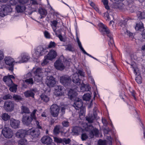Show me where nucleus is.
<instances>
[{"label": "nucleus", "instance_id": "1", "mask_svg": "<svg viewBox=\"0 0 145 145\" xmlns=\"http://www.w3.org/2000/svg\"><path fill=\"white\" fill-rule=\"evenodd\" d=\"M76 90V89L74 90L70 89L69 90L68 93V97L71 100H74L73 106L76 110H78L80 109V112L79 114L80 117L82 116L84 117V110L81 108L83 106L82 100L76 97V96L77 95Z\"/></svg>", "mask_w": 145, "mask_h": 145}, {"label": "nucleus", "instance_id": "2", "mask_svg": "<svg viewBox=\"0 0 145 145\" xmlns=\"http://www.w3.org/2000/svg\"><path fill=\"white\" fill-rule=\"evenodd\" d=\"M43 71V70L41 68H33L31 73L29 72L25 76V77L27 78L24 80L25 82L27 83L28 84H33L32 79L29 78V77H31L32 74L33 73L35 75L34 79L35 81L37 82L41 81L42 80Z\"/></svg>", "mask_w": 145, "mask_h": 145}, {"label": "nucleus", "instance_id": "3", "mask_svg": "<svg viewBox=\"0 0 145 145\" xmlns=\"http://www.w3.org/2000/svg\"><path fill=\"white\" fill-rule=\"evenodd\" d=\"M37 111V110H34L31 114L30 117L27 114H23L22 119L23 124L27 125L29 124L32 120H33L35 123L37 125V127L39 129H42L41 127L39 125L40 122L37 120L36 119L35 114Z\"/></svg>", "mask_w": 145, "mask_h": 145}, {"label": "nucleus", "instance_id": "4", "mask_svg": "<svg viewBox=\"0 0 145 145\" xmlns=\"http://www.w3.org/2000/svg\"><path fill=\"white\" fill-rule=\"evenodd\" d=\"M47 51L46 48L39 46L32 50L31 54L34 59H37L40 56L45 54Z\"/></svg>", "mask_w": 145, "mask_h": 145}, {"label": "nucleus", "instance_id": "5", "mask_svg": "<svg viewBox=\"0 0 145 145\" xmlns=\"http://www.w3.org/2000/svg\"><path fill=\"white\" fill-rule=\"evenodd\" d=\"M99 27L102 28L101 31L104 32V34H106L109 38V40L108 42L109 46L111 47L114 45V42L112 34L110 32L109 30L107 28L106 26L103 24L100 23L98 24Z\"/></svg>", "mask_w": 145, "mask_h": 145}, {"label": "nucleus", "instance_id": "6", "mask_svg": "<svg viewBox=\"0 0 145 145\" xmlns=\"http://www.w3.org/2000/svg\"><path fill=\"white\" fill-rule=\"evenodd\" d=\"M30 57L27 53L25 52L22 53L18 57L15 59L16 63L26 62L30 59Z\"/></svg>", "mask_w": 145, "mask_h": 145}, {"label": "nucleus", "instance_id": "7", "mask_svg": "<svg viewBox=\"0 0 145 145\" xmlns=\"http://www.w3.org/2000/svg\"><path fill=\"white\" fill-rule=\"evenodd\" d=\"M79 74L81 76H84V72L81 70H78V72L75 73L73 75L72 78L73 82L78 85H80L81 84V80L79 78Z\"/></svg>", "mask_w": 145, "mask_h": 145}, {"label": "nucleus", "instance_id": "8", "mask_svg": "<svg viewBox=\"0 0 145 145\" xmlns=\"http://www.w3.org/2000/svg\"><path fill=\"white\" fill-rule=\"evenodd\" d=\"M12 11V8L8 5H3L0 8V16L3 17Z\"/></svg>", "mask_w": 145, "mask_h": 145}, {"label": "nucleus", "instance_id": "9", "mask_svg": "<svg viewBox=\"0 0 145 145\" xmlns=\"http://www.w3.org/2000/svg\"><path fill=\"white\" fill-rule=\"evenodd\" d=\"M82 128L76 126L72 128V131L74 133L77 134L80 132H83L84 130L86 131L89 130L87 128V127H88L87 123H83L82 125Z\"/></svg>", "mask_w": 145, "mask_h": 145}, {"label": "nucleus", "instance_id": "10", "mask_svg": "<svg viewBox=\"0 0 145 145\" xmlns=\"http://www.w3.org/2000/svg\"><path fill=\"white\" fill-rule=\"evenodd\" d=\"M4 61L5 63L7 65L11 67L10 68H9V70L12 71L13 70L14 63H16V60H14L12 58L8 56L6 57L5 58Z\"/></svg>", "mask_w": 145, "mask_h": 145}, {"label": "nucleus", "instance_id": "11", "mask_svg": "<svg viewBox=\"0 0 145 145\" xmlns=\"http://www.w3.org/2000/svg\"><path fill=\"white\" fill-rule=\"evenodd\" d=\"M3 135L6 138H11L13 135V132L12 129L9 127H5L2 131Z\"/></svg>", "mask_w": 145, "mask_h": 145}, {"label": "nucleus", "instance_id": "12", "mask_svg": "<svg viewBox=\"0 0 145 145\" xmlns=\"http://www.w3.org/2000/svg\"><path fill=\"white\" fill-rule=\"evenodd\" d=\"M28 135H30L33 138H36L40 134V131L37 128H32L28 130Z\"/></svg>", "mask_w": 145, "mask_h": 145}, {"label": "nucleus", "instance_id": "13", "mask_svg": "<svg viewBox=\"0 0 145 145\" xmlns=\"http://www.w3.org/2000/svg\"><path fill=\"white\" fill-rule=\"evenodd\" d=\"M60 82L65 86H68L70 84L71 81V78L68 76L65 75L60 78Z\"/></svg>", "mask_w": 145, "mask_h": 145}, {"label": "nucleus", "instance_id": "14", "mask_svg": "<svg viewBox=\"0 0 145 145\" xmlns=\"http://www.w3.org/2000/svg\"><path fill=\"white\" fill-rule=\"evenodd\" d=\"M59 106L56 104L52 105L50 107V112L52 115L54 117L57 116L59 112Z\"/></svg>", "mask_w": 145, "mask_h": 145}, {"label": "nucleus", "instance_id": "15", "mask_svg": "<svg viewBox=\"0 0 145 145\" xmlns=\"http://www.w3.org/2000/svg\"><path fill=\"white\" fill-rule=\"evenodd\" d=\"M41 141L43 144H47L46 145H55L52 142V139L49 136H44L41 139Z\"/></svg>", "mask_w": 145, "mask_h": 145}, {"label": "nucleus", "instance_id": "16", "mask_svg": "<svg viewBox=\"0 0 145 145\" xmlns=\"http://www.w3.org/2000/svg\"><path fill=\"white\" fill-rule=\"evenodd\" d=\"M28 135V130L24 129L19 130L16 133V137L19 138H23Z\"/></svg>", "mask_w": 145, "mask_h": 145}, {"label": "nucleus", "instance_id": "17", "mask_svg": "<svg viewBox=\"0 0 145 145\" xmlns=\"http://www.w3.org/2000/svg\"><path fill=\"white\" fill-rule=\"evenodd\" d=\"M4 108L7 111H11L14 109V103L11 101H7L5 103Z\"/></svg>", "mask_w": 145, "mask_h": 145}, {"label": "nucleus", "instance_id": "18", "mask_svg": "<svg viewBox=\"0 0 145 145\" xmlns=\"http://www.w3.org/2000/svg\"><path fill=\"white\" fill-rule=\"evenodd\" d=\"M46 84L49 87L54 86L56 84L54 78L52 76H48L46 81Z\"/></svg>", "mask_w": 145, "mask_h": 145}, {"label": "nucleus", "instance_id": "19", "mask_svg": "<svg viewBox=\"0 0 145 145\" xmlns=\"http://www.w3.org/2000/svg\"><path fill=\"white\" fill-rule=\"evenodd\" d=\"M65 90L63 87L60 86H57L55 87V91L54 92L56 96H61L63 95L65 92L63 91Z\"/></svg>", "mask_w": 145, "mask_h": 145}, {"label": "nucleus", "instance_id": "20", "mask_svg": "<svg viewBox=\"0 0 145 145\" xmlns=\"http://www.w3.org/2000/svg\"><path fill=\"white\" fill-rule=\"evenodd\" d=\"M20 121L13 118L10 119V122L11 126L14 129H17L19 128L20 125Z\"/></svg>", "mask_w": 145, "mask_h": 145}, {"label": "nucleus", "instance_id": "21", "mask_svg": "<svg viewBox=\"0 0 145 145\" xmlns=\"http://www.w3.org/2000/svg\"><path fill=\"white\" fill-rule=\"evenodd\" d=\"M54 66L57 69L60 71L63 70L65 68V66L62 61L59 60L56 61L54 63Z\"/></svg>", "mask_w": 145, "mask_h": 145}, {"label": "nucleus", "instance_id": "22", "mask_svg": "<svg viewBox=\"0 0 145 145\" xmlns=\"http://www.w3.org/2000/svg\"><path fill=\"white\" fill-rule=\"evenodd\" d=\"M26 9L25 5L21 3L17 5L15 7L16 10L18 13H22L25 11Z\"/></svg>", "mask_w": 145, "mask_h": 145}, {"label": "nucleus", "instance_id": "23", "mask_svg": "<svg viewBox=\"0 0 145 145\" xmlns=\"http://www.w3.org/2000/svg\"><path fill=\"white\" fill-rule=\"evenodd\" d=\"M57 55V54L56 51L52 50L50 51L46 57L49 60H51L56 57Z\"/></svg>", "mask_w": 145, "mask_h": 145}, {"label": "nucleus", "instance_id": "24", "mask_svg": "<svg viewBox=\"0 0 145 145\" xmlns=\"http://www.w3.org/2000/svg\"><path fill=\"white\" fill-rule=\"evenodd\" d=\"M76 40L77 42L78 43V46L80 48V50H81V51L83 52L85 54H86L87 56H89L93 58V56H92L90 54H88V53L84 49L83 47H82L81 43V42L80 41L78 38V37H77L76 38Z\"/></svg>", "mask_w": 145, "mask_h": 145}, {"label": "nucleus", "instance_id": "25", "mask_svg": "<svg viewBox=\"0 0 145 145\" xmlns=\"http://www.w3.org/2000/svg\"><path fill=\"white\" fill-rule=\"evenodd\" d=\"M80 88L81 91L82 92H84L86 91H88L91 88L90 87L88 84H86L82 83L80 84Z\"/></svg>", "mask_w": 145, "mask_h": 145}, {"label": "nucleus", "instance_id": "26", "mask_svg": "<svg viewBox=\"0 0 145 145\" xmlns=\"http://www.w3.org/2000/svg\"><path fill=\"white\" fill-rule=\"evenodd\" d=\"M107 10V11L104 13V16L105 18L106 21H109L111 20L109 14L110 15H111V14L112 13L113 11L111 9H109Z\"/></svg>", "mask_w": 145, "mask_h": 145}, {"label": "nucleus", "instance_id": "27", "mask_svg": "<svg viewBox=\"0 0 145 145\" xmlns=\"http://www.w3.org/2000/svg\"><path fill=\"white\" fill-rule=\"evenodd\" d=\"M87 129L89 130L87 131H90L93 135H96L98 134V130L96 128H94L92 126H88V127H87Z\"/></svg>", "mask_w": 145, "mask_h": 145}, {"label": "nucleus", "instance_id": "28", "mask_svg": "<svg viewBox=\"0 0 145 145\" xmlns=\"http://www.w3.org/2000/svg\"><path fill=\"white\" fill-rule=\"evenodd\" d=\"M3 80L6 83V84L9 86L14 84L12 80L7 76L4 77Z\"/></svg>", "mask_w": 145, "mask_h": 145}, {"label": "nucleus", "instance_id": "29", "mask_svg": "<svg viewBox=\"0 0 145 145\" xmlns=\"http://www.w3.org/2000/svg\"><path fill=\"white\" fill-rule=\"evenodd\" d=\"M39 12L41 16V18L45 17L47 14V10L45 9L42 8L39 9Z\"/></svg>", "mask_w": 145, "mask_h": 145}, {"label": "nucleus", "instance_id": "30", "mask_svg": "<svg viewBox=\"0 0 145 145\" xmlns=\"http://www.w3.org/2000/svg\"><path fill=\"white\" fill-rule=\"evenodd\" d=\"M24 94L26 97H31L33 98L34 97V94L31 90H28L25 91Z\"/></svg>", "mask_w": 145, "mask_h": 145}, {"label": "nucleus", "instance_id": "31", "mask_svg": "<svg viewBox=\"0 0 145 145\" xmlns=\"http://www.w3.org/2000/svg\"><path fill=\"white\" fill-rule=\"evenodd\" d=\"M124 7L125 5L122 3H116L113 5V7L114 8H118L121 10H122Z\"/></svg>", "mask_w": 145, "mask_h": 145}, {"label": "nucleus", "instance_id": "32", "mask_svg": "<svg viewBox=\"0 0 145 145\" xmlns=\"http://www.w3.org/2000/svg\"><path fill=\"white\" fill-rule=\"evenodd\" d=\"M21 113L23 114H27L30 113V111L29 108L25 106H22L21 108Z\"/></svg>", "mask_w": 145, "mask_h": 145}, {"label": "nucleus", "instance_id": "33", "mask_svg": "<svg viewBox=\"0 0 145 145\" xmlns=\"http://www.w3.org/2000/svg\"><path fill=\"white\" fill-rule=\"evenodd\" d=\"M1 118L3 120L6 121L10 119V116L7 113H3L2 114Z\"/></svg>", "mask_w": 145, "mask_h": 145}, {"label": "nucleus", "instance_id": "34", "mask_svg": "<svg viewBox=\"0 0 145 145\" xmlns=\"http://www.w3.org/2000/svg\"><path fill=\"white\" fill-rule=\"evenodd\" d=\"M143 28L144 27L142 23V22H140L139 23L137 24L135 29L136 31H138L141 29H143Z\"/></svg>", "mask_w": 145, "mask_h": 145}, {"label": "nucleus", "instance_id": "35", "mask_svg": "<svg viewBox=\"0 0 145 145\" xmlns=\"http://www.w3.org/2000/svg\"><path fill=\"white\" fill-rule=\"evenodd\" d=\"M40 97L42 100L46 102H48L49 100V97L44 94H42L41 95Z\"/></svg>", "mask_w": 145, "mask_h": 145}, {"label": "nucleus", "instance_id": "36", "mask_svg": "<svg viewBox=\"0 0 145 145\" xmlns=\"http://www.w3.org/2000/svg\"><path fill=\"white\" fill-rule=\"evenodd\" d=\"M96 117L95 115L93 116H89L86 117V120L89 123H92L93 121L95 118Z\"/></svg>", "mask_w": 145, "mask_h": 145}, {"label": "nucleus", "instance_id": "37", "mask_svg": "<svg viewBox=\"0 0 145 145\" xmlns=\"http://www.w3.org/2000/svg\"><path fill=\"white\" fill-rule=\"evenodd\" d=\"M91 97V95L89 93H86L84 94L83 97V99L84 100L86 101H89L90 100Z\"/></svg>", "mask_w": 145, "mask_h": 145}, {"label": "nucleus", "instance_id": "38", "mask_svg": "<svg viewBox=\"0 0 145 145\" xmlns=\"http://www.w3.org/2000/svg\"><path fill=\"white\" fill-rule=\"evenodd\" d=\"M9 88V90L11 92H15L17 90V85L14 84L10 86Z\"/></svg>", "mask_w": 145, "mask_h": 145}, {"label": "nucleus", "instance_id": "39", "mask_svg": "<svg viewBox=\"0 0 145 145\" xmlns=\"http://www.w3.org/2000/svg\"><path fill=\"white\" fill-rule=\"evenodd\" d=\"M60 126L59 125H56L54 129V133L55 135L59 134L60 132Z\"/></svg>", "mask_w": 145, "mask_h": 145}, {"label": "nucleus", "instance_id": "40", "mask_svg": "<svg viewBox=\"0 0 145 145\" xmlns=\"http://www.w3.org/2000/svg\"><path fill=\"white\" fill-rule=\"evenodd\" d=\"M131 67L132 68L134 71V72L136 75L137 74V67L136 65V63H134L131 64Z\"/></svg>", "mask_w": 145, "mask_h": 145}, {"label": "nucleus", "instance_id": "41", "mask_svg": "<svg viewBox=\"0 0 145 145\" xmlns=\"http://www.w3.org/2000/svg\"><path fill=\"white\" fill-rule=\"evenodd\" d=\"M102 2L105 5V8L107 10L110 9L109 6L108 5V0H102Z\"/></svg>", "mask_w": 145, "mask_h": 145}, {"label": "nucleus", "instance_id": "42", "mask_svg": "<svg viewBox=\"0 0 145 145\" xmlns=\"http://www.w3.org/2000/svg\"><path fill=\"white\" fill-rule=\"evenodd\" d=\"M27 141L25 139L20 140L18 143V145H27Z\"/></svg>", "mask_w": 145, "mask_h": 145}, {"label": "nucleus", "instance_id": "43", "mask_svg": "<svg viewBox=\"0 0 145 145\" xmlns=\"http://www.w3.org/2000/svg\"><path fill=\"white\" fill-rule=\"evenodd\" d=\"M54 31L56 30V27L57 24V22L56 20H53L51 22Z\"/></svg>", "mask_w": 145, "mask_h": 145}, {"label": "nucleus", "instance_id": "44", "mask_svg": "<svg viewBox=\"0 0 145 145\" xmlns=\"http://www.w3.org/2000/svg\"><path fill=\"white\" fill-rule=\"evenodd\" d=\"M13 98L14 100L17 101L21 100L22 99V98L20 96L16 95H14L13 96Z\"/></svg>", "mask_w": 145, "mask_h": 145}, {"label": "nucleus", "instance_id": "45", "mask_svg": "<svg viewBox=\"0 0 145 145\" xmlns=\"http://www.w3.org/2000/svg\"><path fill=\"white\" fill-rule=\"evenodd\" d=\"M136 81L138 84H140L142 82V78L140 75H138L136 78Z\"/></svg>", "mask_w": 145, "mask_h": 145}, {"label": "nucleus", "instance_id": "46", "mask_svg": "<svg viewBox=\"0 0 145 145\" xmlns=\"http://www.w3.org/2000/svg\"><path fill=\"white\" fill-rule=\"evenodd\" d=\"M48 60L47 57L45 56L44 57V59L43 62L41 63V65L42 66H44L47 64L48 62Z\"/></svg>", "mask_w": 145, "mask_h": 145}, {"label": "nucleus", "instance_id": "47", "mask_svg": "<svg viewBox=\"0 0 145 145\" xmlns=\"http://www.w3.org/2000/svg\"><path fill=\"white\" fill-rule=\"evenodd\" d=\"M66 50H69L70 51H72L73 50V48L71 45L70 44H68L65 46Z\"/></svg>", "mask_w": 145, "mask_h": 145}, {"label": "nucleus", "instance_id": "48", "mask_svg": "<svg viewBox=\"0 0 145 145\" xmlns=\"http://www.w3.org/2000/svg\"><path fill=\"white\" fill-rule=\"evenodd\" d=\"M99 145H106L107 143L106 140H99L98 141Z\"/></svg>", "mask_w": 145, "mask_h": 145}, {"label": "nucleus", "instance_id": "49", "mask_svg": "<svg viewBox=\"0 0 145 145\" xmlns=\"http://www.w3.org/2000/svg\"><path fill=\"white\" fill-rule=\"evenodd\" d=\"M54 141L57 143H60L63 142V140L61 138L54 137Z\"/></svg>", "mask_w": 145, "mask_h": 145}, {"label": "nucleus", "instance_id": "50", "mask_svg": "<svg viewBox=\"0 0 145 145\" xmlns=\"http://www.w3.org/2000/svg\"><path fill=\"white\" fill-rule=\"evenodd\" d=\"M138 14H139V16H138L140 18L144 19L145 18V14L144 12H139Z\"/></svg>", "mask_w": 145, "mask_h": 145}, {"label": "nucleus", "instance_id": "51", "mask_svg": "<svg viewBox=\"0 0 145 145\" xmlns=\"http://www.w3.org/2000/svg\"><path fill=\"white\" fill-rule=\"evenodd\" d=\"M56 44L54 42H50L48 45V47L50 48H54Z\"/></svg>", "mask_w": 145, "mask_h": 145}, {"label": "nucleus", "instance_id": "52", "mask_svg": "<svg viewBox=\"0 0 145 145\" xmlns=\"http://www.w3.org/2000/svg\"><path fill=\"white\" fill-rule=\"evenodd\" d=\"M12 98V97L10 94H7L5 95L3 97V99L4 100H7L9 99H11Z\"/></svg>", "mask_w": 145, "mask_h": 145}, {"label": "nucleus", "instance_id": "53", "mask_svg": "<svg viewBox=\"0 0 145 145\" xmlns=\"http://www.w3.org/2000/svg\"><path fill=\"white\" fill-rule=\"evenodd\" d=\"M44 33L46 38L47 39H50V35L48 32L45 31L44 32Z\"/></svg>", "mask_w": 145, "mask_h": 145}, {"label": "nucleus", "instance_id": "54", "mask_svg": "<svg viewBox=\"0 0 145 145\" xmlns=\"http://www.w3.org/2000/svg\"><path fill=\"white\" fill-rule=\"evenodd\" d=\"M63 140L62 143H65V144H69L71 141V140L69 138H64Z\"/></svg>", "mask_w": 145, "mask_h": 145}, {"label": "nucleus", "instance_id": "55", "mask_svg": "<svg viewBox=\"0 0 145 145\" xmlns=\"http://www.w3.org/2000/svg\"><path fill=\"white\" fill-rule=\"evenodd\" d=\"M62 124L63 126L67 127L69 126V122L67 121H64L62 122Z\"/></svg>", "mask_w": 145, "mask_h": 145}, {"label": "nucleus", "instance_id": "56", "mask_svg": "<svg viewBox=\"0 0 145 145\" xmlns=\"http://www.w3.org/2000/svg\"><path fill=\"white\" fill-rule=\"evenodd\" d=\"M29 0H19L20 3L24 5L27 3Z\"/></svg>", "mask_w": 145, "mask_h": 145}, {"label": "nucleus", "instance_id": "57", "mask_svg": "<svg viewBox=\"0 0 145 145\" xmlns=\"http://www.w3.org/2000/svg\"><path fill=\"white\" fill-rule=\"evenodd\" d=\"M88 138V136L85 133H83L81 136V139L83 141L85 140Z\"/></svg>", "mask_w": 145, "mask_h": 145}, {"label": "nucleus", "instance_id": "58", "mask_svg": "<svg viewBox=\"0 0 145 145\" xmlns=\"http://www.w3.org/2000/svg\"><path fill=\"white\" fill-rule=\"evenodd\" d=\"M18 1V0H10V3L11 5H14L16 4Z\"/></svg>", "mask_w": 145, "mask_h": 145}, {"label": "nucleus", "instance_id": "59", "mask_svg": "<svg viewBox=\"0 0 145 145\" xmlns=\"http://www.w3.org/2000/svg\"><path fill=\"white\" fill-rule=\"evenodd\" d=\"M4 57V54L3 51L0 50V61L2 60Z\"/></svg>", "mask_w": 145, "mask_h": 145}, {"label": "nucleus", "instance_id": "60", "mask_svg": "<svg viewBox=\"0 0 145 145\" xmlns=\"http://www.w3.org/2000/svg\"><path fill=\"white\" fill-rule=\"evenodd\" d=\"M89 80L91 81V83L92 84H94L95 82L94 80L91 76L89 77Z\"/></svg>", "mask_w": 145, "mask_h": 145}, {"label": "nucleus", "instance_id": "61", "mask_svg": "<svg viewBox=\"0 0 145 145\" xmlns=\"http://www.w3.org/2000/svg\"><path fill=\"white\" fill-rule=\"evenodd\" d=\"M67 106H62L61 107V111L63 114L65 112V110Z\"/></svg>", "mask_w": 145, "mask_h": 145}, {"label": "nucleus", "instance_id": "62", "mask_svg": "<svg viewBox=\"0 0 145 145\" xmlns=\"http://www.w3.org/2000/svg\"><path fill=\"white\" fill-rule=\"evenodd\" d=\"M102 122L103 123V124L104 125H106L108 124V122L106 120L105 118H102Z\"/></svg>", "mask_w": 145, "mask_h": 145}, {"label": "nucleus", "instance_id": "63", "mask_svg": "<svg viewBox=\"0 0 145 145\" xmlns=\"http://www.w3.org/2000/svg\"><path fill=\"white\" fill-rule=\"evenodd\" d=\"M31 3L32 5H35L37 4V2L36 0H31Z\"/></svg>", "mask_w": 145, "mask_h": 145}, {"label": "nucleus", "instance_id": "64", "mask_svg": "<svg viewBox=\"0 0 145 145\" xmlns=\"http://www.w3.org/2000/svg\"><path fill=\"white\" fill-rule=\"evenodd\" d=\"M87 71L88 76L89 77L90 76H91V72L90 71L89 69H87Z\"/></svg>", "mask_w": 145, "mask_h": 145}]
</instances>
